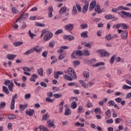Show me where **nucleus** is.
<instances>
[{
  "instance_id": "32",
  "label": "nucleus",
  "mask_w": 131,
  "mask_h": 131,
  "mask_svg": "<svg viewBox=\"0 0 131 131\" xmlns=\"http://www.w3.org/2000/svg\"><path fill=\"white\" fill-rule=\"evenodd\" d=\"M86 62L88 64H92V63H95V62H97V60L96 59H93L91 60H86Z\"/></svg>"
},
{
  "instance_id": "13",
  "label": "nucleus",
  "mask_w": 131,
  "mask_h": 131,
  "mask_svg": "<svg viewBox=\"0 0 131 131\" xmlns=\"http://www.w3.org/2000/svg\"><path fill=\"white\" fill-rule=\"evenodd\" d=\"M47 123L48 127H54V128H55V127L56 126L55 125V123H54V122L51 121V120H48L47 121Z\"/></svg>"
},
{
  "instance_id": "33",
  "label": "nucleus",
  "mask_w": 131,
  "mask_h": 131,
  "mask_svg": "<svg viewBox=\"0 0 131 131\" xmlns=\"http://www.w3.org/2000/svg\"><path fill=\"white\" fill-rule=\"evenodd\" d=\"M115 59H116V54H114L112 56L110 60L111 64H113V63H114V61H115Z\"/></svg>"
},
{
  "instance_id": "24",
  "label": "nucleus",
  "mask_w": 131,
  "mask_h": 131,
  "mask_svg": "<svg viewBox=\"0 0 131 131\" xmlns=\"http://www.w3.org/2000/svg\"><path fill=\"white\" fill-rule=\"evenodd\" d=\"M66 10H67L66 7H61L59 11V13L60 14V15H62V14H64V13L66 12Z\"/></svg>"
},
{
  "instance_id": "30",
  "label": "nucleus",
  "mask_w": 131,
  "mask_h": 131,
  "mask_svg": "<svg viewBox=\"0 0 131 131\" xmlns=\"http://www.w3.org/2000/svg\"><path fill=\"white\" fill-rule=\"evenodd\" d=\"M8 86V89L10 91V92H13V88L14 86V83L10 82V84L7 85Z\"/></svg>"
},
{
  "instance_id": "45",
  "label": "nucleus",
  "mask_w": 131,
  "mask_h": 131,
  "mask_svg": "<svg viewBox=\"0 0 131 131\" xmlns=\"http://www.w3.org/2000/svg\"><path fill=\"white\" fill-rule=\"evenodd\" d=\"M77 13V10L76 9V7L75 6H73V11H72V15H75Z\"/></svg>"
},
{
  "instance_id": "12",
  "label": "nucleus",
  "mask_w": 131,
  "mask_h": 131,
  "mask_svg": "<svg viewBox=\"0 0 131 131\" xmlns=\"http://www.w3.org/2000/svg\"><path fill=\"white\" fill-rule=\"evenodd\" d=\"M62 74H64L63 72L57 71L56 73H54V78H55V79H58V78H59V75H62Z\"/></svg>"
},
{
  "instance_id": "50",
  "label": "nucleus",
  "mask_w": 131,
  "mask_h": 131,
  "mask_svg": "<svg viewBox=\"0 0 131 131\" xmlns=\"http://www.w3.org/2000/svg\"><path fill=\"white\" fill-rule=\"evenodd\" d=\"M6 107V102H1L0 104V109H4Z\"/></svg>"
},
{
  "instance_id": "2",
  "label": "nucleus",
  "mask_w": 131,
  "mask_h": 131,
  "mask_svg": "<svg viewBox=\"0 0 131 131\" xmlns=\"http://www.w3.org/2000/svg\"><path fill=\"white\" fill-rule=\"evenodd\" d=\"M96 52L98 54H100V57H101V58L103 57H109V56H110V53L103 49L97 50Z\"/></svg>"
},
{
  "instance_id": "46",
  "label": "nucleus",
  "mask_w": 131,
  "mask_h": 131,
  "mask_svg": "<svg viewBox=\"0 0 131 131\" xmlns=\"http://www.w3.org/2000/svg\"><path fill=\"white\" fill-rule=\"evenodd\" d=\"M94 112L96 114H98V112L99 114H101V108H95L94 110Z\"/></svg>"
},
{
  "instance_id": "35",
  "label": "nucleus",
  "mask_w": 131,
  "mask_h": 131,
  "mask_svg": "<svg viewBox=\"0 0 131 131\" xmlns=\"http://www.w3.org/2000/svg\"><path fill=\"white\" fill-rule=\"evenodd\" d=\"M81 36L84 38H88V32H84L81 33Z\"/></svg>"
},
{
  "instance_id": "18",
  "label": "nucleus",
  "mask_w": 131,
  "mask_h": 131,
  "mask_svg": "<svg viewBox=\"0 0 131 131\" xmlns=\"http://www.w3.org/2000/svg\"><path fill=\"white\" fill-rule=\"evenodd\" d=\"M79 82L80 83V84H81L83 88H84V89H88V88H89V85H88L86 83H85V82L83 81L82 80H79Z\"/></svg>"
},
{
  "instance_id": "39",
  "label": "nucleus",
  "mask_w": 131,
  "mask_h": 131,
  "mask_svg": "<svg viewBox=\"0 0 131 131\" xmlns=\"http://www.w3.org/2000/svg\"><path fill=\"white\" fill-rule=\"evenodd\" d=\"M33 53V49H31L29 50H28L27 52H26L24 54L26 56H27V55H30V54H32Z\"/></svg>"
},
{
  "instance_id": "47",
  "label": "nucleus",
  "mask_w": 131,
  "mask_h": 131,
  "mask_svg": "<svg viewBox=\"0 0 131 131\" xmlns=\"http://www.w3.org/2000/svg\"><path fill=\"white\" fill-rule=\"evenodd\" d=\"M80 64V61L78 60H74V66L76 67V66H78V65Z\"/></svg>"
},
{
  "instance_id": "55",
  "label": "nucleus",
  "mask_w": 131,
  "mask_h": 131,
  "mask_svg": "<svg viewBox=\"0 0 131 131\" xmlns=\"http://www.w3.org/2000/svg\"><path fill=\"white\" fill-rule=\"evenodd\" d=\"M81 29H85L86 28H88V25L86 24L81 25Z\"/></svg>"
},
{
  "instance_id": "44",
  "label": "nucleus",
  "mask_w": 131,
  "mask_h": 131,
  "mask_svg": "<svg viewBox=\"0 0 131 131\" xmlns=\"http://www.w3.org/2000/svg\"><path fill=\"white\" fill-rule=\"evenodd\" d=\"M62 94L58 93V94H55L53 95V96L54 98H56V99H59V98H61L62 97Z\"/></svg>"
},
{
  "instance_id": "21",
  "label": "nucleus",
  "mask_w": 131,
  "mask_h": 131,
  "mask_svg": "<svg viewBox=\"0 0 131 131\" xmlns=\"http://www.w3.org/2000/svg\"><path fill=\"white\" fill-rule=\"evenodd\" d=\"M74 52H75V54L77 55V56H83V52L81 50H77Z\"/></svg>"
},
{
  "instance_id": "4",
  "label": "nucleus",
  "mask_w": 131,
  "mask_h": 131,
  "mask_svg": "<svg viewBox=\"0 0 131 131\" xmlns=\"http://www.w3.org/2000/svg\"><path fill=\"white\" fill-rule=\"evenodd\" d=\"M64 29L67 30V31H72L73 30L74 26L72 24H69L64 26Z\"/></svg>"
},
{
  "instance_id": "20",
  "label": "nucleus",
  "mask_w": 131,
  "mask_h": 131,
  "mask_svg": "<svg viewBox=\"0 0 131 131\" xmlns=\"http://www.w3.org/2000/svg\"><path fill=\"white\" fill-rule=\"evenodd\" d=\"M121 13L123 15H124V16H125L126 17H127L128 18H130V19H131V13H130L126 12L125 11H121Z\"/></svg>"
},
{
  "instance_id": "27",
  "label": "nucleus",
  "mask_w": 131,
  "mask_h": 131,
  "mask_svg": "<svg viewBox=\"0 0 131 131\" xmlns=\"http://www.w3.org/2000/svg\"><path fill=\"white\" fill-rule=\"evenodd\" d=\"M71 107L73 109H76V107H77V103H76V102L73 101L71 104Z\"/></svg>"
},
{
  "instance_id": "28",
  "label": "nucleus",
  "mask_w": 131,
  "mask_h": 131,
  "mask_svg": "<svg viewBox=\"0 0 131 131\" xmlns=\"http://www.w3.org/2000/svg\"><path fill=\"white\" fill-rule=\"evenodd\" d=\"M102 65L103 66H104V65H105V62H98L95 64L93 65L92 67H98L99 66H102Z\"/></svg>"
},
{
  "instance_id": "56",
  "label": "nucleus",
  "mask_w": 131,
  "mask_h": 131,
  "mask_svg": "<svg viewBox=\"0 0 131 131\" xmlns=\"http://www.w3.org/2000/svg\"><path fill=\"white\" fill-rule=\"evenodd\" d=\"M31 97V95H30V94H27L25 95V99L26 100H28L30 99Z\"/></svg>"
},
{
  "instance_id": "36",
  "label": "nucleus",
  "mask_w": 131,
  "mask_h": 131,
  "mask_svg": "<svg viewBox=\"0 0 131 131\" xmlns=\"http://www.w3.org/2000/svg\"><path fill=\"white\" fill-rule=\"evenodd\" d=\"M64 105V103L63 102H61L59 106V112L62 113V112H63V106Z\"/></svg>"
},
{
  "instance_id": "8",
  "label": "nucleus",
  "mask_w": 131,
  "mask_h": 131,
  "mask_svg": "<svg viewBox=\"0 0 131 131\" xmlns=\"http://www.w3.org/2000/svg\"><path fill=\"white\" fill-rule=\"evenodd\" d=\"M65 106L66 107L64 112V115L68 116V115H70L71 114V110H70V108L67 106V104L65 105Z\"/></svg>"
},
{
  "instance_id": "26",
  "label": "nucleus",
  "mask_w": 131,
  "mask_h": 131,
  "mask_svg": "<svg viewBox=\"0 0 131 131\" xmlns=\"http://www.w3.org/2000/svg\"><path fill=\"white\" fill-rule=\"evenodd\" d=\"M121 37L122 39H126L127 37V31H126L123 32L121 34Z\"/></svg>"
},
{
  "instance_id": "60",
  "label": "nucleus",
  "mask_w": 131,
  "mask_h": 131,
  "mask_svg": "<svg viewBox=\"0 0 131 131\" xmlns=\"http://www.w3.org/2000/svg\"><path fill=\"white\" fill-rule=\"evenodd\" d=\"M42 57H44V58H46L48 56V51H45L42 53Z\"/></svg>"
},
{
  "instance_id": "6",
  "label": "nucleus",
  "mask_w": 131,
  "mask_h": 131,
  "mask_svg": "<svg viewBox=\"0 0 131 131\" xmlns=\"http://www.w3.org/2000/svg\"><path fill=\"white\" fill-rule=\"evenodd\" d=\"M96 4H97V2H96V1H93L91 2L89 7L90 11H93L94 10L95 7H96Z\"/></svg>"
},
{
  "instance_id": "23",
  "label": "nucleus",
  "mask_w": 131,
  "mask_h": 131,
  "mask_svg": "<svg viewBox=\"0 0 131 131\" xmlns=\"http://www.w3.org/2000/svg\"><path fill=\"white\" fill-rule=\"evenodd\" d=\"M107 101H108V98H104V100H101L99 102V104L100 106H104V103H107Z\"/></svg>"
},
{
  "instance_id": "1",
  "label": "nucleus",
  "mask_w": 131,
  "mask_h": 131,
  "mask_svg": "<svg viewBox=\"0 0 131 131\" xmlns=\"http://www.w3.org/2000/svg\"><path fill=\"white\" fill-rule=\"evenodd\" d=\"M68 72L69 75L71 76V77H73L74 79H76L77 78L76 73H75V71H74V69H73V68H69L68 69Z\"/></svg>"
},
{
  "instance_id": "34",
  "label": "nucleus",
  "mask_w": 131,
  "mask_h": 131,
  "mask_svg": "<svg viewBox=\"0 0 131 131\" xmlns=\"http://www.w3.org/2000/svg\"><path fill=\"white\" fill-rule=\"evenodd\" d=\"M83 76L85 78H89L90 77V72L87 71H84L83 72Z\"/></svg>"
},
{
  "instance_id": "11",
  "label": "nucleus",
  "mask_w": 131,
  "mask_h": 131,
  "mask_svg": "<svg viewBox=\"0 0 131 131\" xmlns=\"http://www.w3.org/2000/svg\"><path fill=\"white\" fill-rule=\"evenodd\" d=\"M33 51L36 53H40L42 51V48L38 46L33 48Z\"/></svg>"
},
{
  "instance_id": "31",
  "label": "nucleus",
  "mask_w": 131,
  "mask_h": 131,
  "mask_svg": "<svg viewBox=\"0 0 131 131\" xmlns=\"http://www.w3.org/2000/svg\"><path fill=\"white\" fill-rule=\"evenodd\" d=\"M26 113L27 115H29V116H32L33 115V110H30L29 111L27 110L26 111Z\"/></svg>"
},
{
  "instance_id": "16",
  "label": "nucleus",
  "mask_w": 131,
  "mask_h": 131,
  "mask_svg": "<svg viewBox=\"0 0 131 131\" xmlns=\"http://www.w3.org/2000/svg\"><path fill=\"white\" fill-rule=\"evenodd\" d=\"M64 39H68V40H73V39H74V36H72V35H66L64 37Z\"/></svg>"
},
{
  "instance_id": "15",
  "label": "nucleus",
  "mask_w": 131,
  "mask_h": 131,
  "mask_svg": "<svg viewBox=\"0 0 131 131\" xmlns=\"http://www.w3.org/2000/svg\"><path fill=\"white\" fill-rule=\"evenodd\" d=\"M16 57H17V55H13V54H8L6 56V58L7 59H8V60H14V59H15V58H16Z\"/></svg>"
},
{
  "instance_id": "62",
  "label": "nucleus",
  "mask_w": 131,
  "mask_h": 131,
  "mask_svg": "<svg viewBox=\"0 0 131 131\" xmlns=\"http://www.w3.org/2000/svg\"><path fill=\"white\" fill-rule=\"evenodd\" d=\"M122 27H123V29H127L128 28L127 25L125 24H122Z\"/></svg>"
},
{
  "instance_id": "7",
  "label": "nucleus",
  "mask_w": 131,
  "mask_h": 131,
  "mask_svg": "<svg viewBox=\"0 0 131 131\" xmlns=\"http://www.w3.org/2000/svg\"><path fill=\"white\" fill-rule=\"evenodd\" d=\"M53 37V34L52 33H49L47 35L44 36V40L48 41V40H50L51 38Z\"/></svg>"
},
{
  "instance_id": "19",
  "label": "nucleus",
  "mask_w": 131,
  "mask_h": 131,
  "mask_svg": "<svg viewBox=\"0 0 131 131\" xmlns=\"http://www.w3.org/2000/svg\"><path fill=\"white\" fill-rule=\"evenodd\" d=\"M28 16H29V13H23L19 17L20 19L24 20V19L28 18Z\"/></svg>"
},
{
  "instance_id": "5",
  "label": "nucleus",
  "mask_w": 131,
  "mask_h": 131,
  "mask_svg": "<svg viewBox=\"0 0 131 131\" xmlns=\"http://www.w3.org/2000/svg\"><path fill=\"white\" fill-rule=\"evenodd\" d=\"M90 5V4L88 1H86L85 3L84 6H83L82 10V13L83 14H85L88 12V10L89 9V6Z\"/></svg>"
},
{
  "instance_id": "53",
  "label": "nucleus",
  "mask_w": 131,
  "mask_h": 131,
  "mask_svg": "<svg viewBox=\"0 0 131 131\" xmlns=\"http://www.w3.org/2000/svg\"><path fill=\"white\" fill-rule=\"evenodd\" d=\"M63 32V30L62 29H59L56 32H55V34L56 35H58L60 34V33H62Z\"/></svg>"
},
{
  "instance_id": "14",
  "label": "nucleus",
  "mask_w": 131,
  "mask_h": 131,
  "mask_svg": "<svg viewBox=\"0 0 131 131\" xmlns=\"http://www.w3.org/2000/svg\"><path fill=\"white\" fill-rule=\"evenodd\" d=\"M67 49H69V47L67 46H61L60 49L57 51V53H59V54L63 53L64 52V50H67Z\"/></svg>"
},
{
  "instance_id": "42",
  "label": "nucleus",
  "mask_w": 131,
  "mask_h": 131,
  "mask_svg": "<svg viewBox=\"0 0 131 131\" xmlns=\"http://www.w3.org/2000/svg\"><path fill=\"white\" fill-rule=\"evenodd\" d=\"M95 12L98 13V14H100L99 12H100L101 11V8H100V6H97L95 8Z\"/></svg>"
},
{
  "instance_id": "54",
  "label": "nucleus",
  "mask_w": 131,
  "mask_h": 131,
  "mask_svg": "<svg viewBox=\"0 0 131 131\" xmlns=\"http://www.w3.org/2000/svg\"><path fill=\"white\" fill-rule=\"evenodd\" d=\"M68 85H69V86H73V85L77 86V83L74 82L69 83H68Z\"/></svg>"
},
{
  "instance_id": "17",
  "label": "nucleus",
  "mask_w": 131,
  "mask_h": 131,
  "mask_svg": "<svg viewBox=\"0 0 131 131\" xmlns=\"http://www.w3.org/2000/svg\"><path fill=\"white\" fill-rule=\"evenodd\" d=\"M64 79H66V80H68L69 81H72L74 78L71 77V76H69L68 75H64L63 76Z\"/></svg>"
},
{
  "instance_id": "64",
  "label": "nucleus",
  "mask_w": 131,
  "mask_h": 131,
  "mask_svg": "<svg viewBox=\"0 0 131 131\" xmlns=\"http://www.w3.org/2000/svg\"><path fill=\"white\" fill-rule=\"evenodd\" d=\"M106 123L108 124H110L111 123H113V119H108L106 120Z\"/></svg>"
},
{
  "instance_id": "37",
  "label": "nucleus",
  "mask_w": 131,
  "mask_h": 131,
  "mask_svg": "<svg viewBox=\"0 0 131 131\" xmlns=\"http://www.w3.org/2000/svg\"><path fill=\"white\" fill-rule=\"evenodd\" d=\"M19 108L21 111H23L24 110H25L26 108H27V104H25V105H19Z\"/></svg>"
},
{
  "instance_id": "63",
  "label": "nucleus",
  "mask_w": 131,
  "mask_h": 131,
  "mask_svg": "<svg viewBox=\"0 0 131 131\" xmlns=\"http://www.w3.org/2000/svg\"><path fill=\"white\" fill-rule=\"evenodd\" d=\"M84 56H90V52H89V51L88 50H85L84 52Z\"/></svg>"
},
{
  "instance_id": "57",
  "label": "nucleus",
  "mask_w": 131,
  "mask_h": 131,
  "mask_svg": "<svg viewBox=\"0 0 131 131\" xmlns=\"http://www.w3.org/2000/svg\"><path fill=\"white\" fill-rule=\"evenodd\" d=\"M11 82H13L12 81H11L10 80H7L6 81H5V82H4V84L5 85H9V84H11Z\"/></svg>"
},
{
  "instance_id": "48",
  "label": "nucleus",
  "mask_w": 131,
  "mask_h": 131,
  "mask_svg": "<svg viewBox=\"0 0 131 131\" xmlns=\"http://www.w3.org/2000/svg\"><path fill=\"white\" fill-rule=\"evenodd\" d=\"M105 39L108 41H110V39H112L111 34H108L106 37Z\"/></svg>"
},
{
  "instance_id": "51",
  "label": "nucleus",
  "mask_w": 131,
  "mask_h": 131,
  "mask_svg": "<svg viewBox=\"0 0 131 131\" xmlns=\"http://www.w3.org/2000/svg\"><path fill=\"white\" fill-rule=\"evenodd\" d=\"M122 89L123 90H130L131 86H127V85H123Z\"/></svg>"
},
{
  "instance_id": "59",
  "label": "nucleus",
  "mask_w": 131,
  "mask_h": 131,
  "mask_svg": "<svg viewBox=\"0 0 131 131\" xmlns=\"http://www.w3.org/2000/svg\"><path fill=\"white\" fill-rule=\"evenodd\" d=\"M42 129H43V126L40 125L39 127L36 128V131H41Z\"/></svg>"
},
{
  "instance_id": "9",
  "label": "nucleus",
  "mask_w": 131,
  "mask_h": 131,
  "mask_svg": "<svg viewBox=\"0 0 131 131\" xmlns=\"http://www.w3.org/2000/svg\"><path fill=\"white\" fill-rule=\"evenodd\" d=\"M49 14L48 16L49 18H52L53 17V12H54V8H53L52 6H50L49 7Z\"/></svg>"
},
{
  "instance_id": "22",
  "label": "nucleus",
  "mask_w": 131,
  "mask_h": 131,
  "mask_svg": "<svg viewBox=\"0 0 131 131\" xmlns=\"http://www.w3.org/2000/svg\"><path fill=\"white\" fill-rule=\"evenodd\" d=\"M3 91L5 94H6V95H9L10 94V92L9 91V89H8V88L6 86H3Z\"/></svg>"
},
{
  "instance_id": "40",
  "label": "nucleus",
  "mask_w": 131,
  "mask_h": 131,
  "mask_svg": "<svg viewBox=\"0 0 131 131\" xmlns=\"http://www.w3.org/2000/svg\"><path fill=\"white\" fill-rule=\"evenodd\" d=\"M14 47H19V46H21V45H23V42L22 41H18V42H15L13 43Z\"/></svg>"
},
{
  "instance_id": "29",
  "label": "nucleus",
  "mask_w": 131,
  "mask_h": 131,
  "mask_svg": "<svg viewBox=\"0 0 131 131\" xmlns=\"http://www.w3.org/2000/svg\"><path fill=\"white\" fill-rule=\"evenodd\" d=\"M38 74H39L40 76H43V69L42 68L39 69L38 70Z\"/></svg>"
},
{
  "instance_id": "38",
  "label": "nucleus",
  "mask_w": 131,
  "mask_h": 131,
  "mask_svg": "<svg viewBox=\"0 0 131 131\" xmlns=\"http://www.w3.org/2000/svg\"><path fill=\"white\" fill-rule=\"evenodd\" d=\"M104 18L107 19H113V18H114V15H112L111 14H107L105 16Z\"/></svg>"
},
{
  "instance_id": "52",
  "label": "nucleus",
  "mask_w": 131,
  "mask_h": 131,
  "mask_svg": "<svg viewBox=\"0 0 131 131\" xmlns=\"http://www.w3.org/2000/svg\"><path fill=\"white\" fill-rule=\"evenodd\" d=\"M53 72V69L49 68L47 71V74L48 76L51 75L52 74V73Z\"/></svg>"
},
{
  "instance_id": "43",
  "label": "nucleus",
  "mask_w": 131,
  "mask_h": 131,
  "mask_svg": "<svg viewBox=\"0 0 131 131\" xmlns=\"http://www.w3.org/2000/svg\"><path fill=\"white\" fill-rule=\"evenodd\" d=\"M35 26H38L39 27H45L46 26V25L43 23H37L35 24Z\"/></svg>"
},
{
  "instance_id": "10",
  "label": "nucleus",
  "mask_w": 131,
  "mask_h": 131,
  "mask_svg": "<svg viewBox=\"0 0 131 131\" xmlns=\"http://www.w3.org/2000/svg\"><path fill=\"white\" fill-rule=\"evenodd\" d=\"M105 119H109L111 117V111L110 109H108L105 113Z\"/></svg>"
},
{
  "instance_id": "58",
  "label": "nucleus",
  "mask_w": 131,
  "mask_h": 131,
  "mask_svg": "<svg viewBox=\"0 0 131 131\" xmlns=\"http://www.w3.org/2000/svg\"><path fill=\"white\" fill-rule=\"evenodd\" d=\"M76 7L78 11V12H81V7L80 5L76 4Z\"/></svg>"
},
{
  "instance_id": "49",
  "label": "nucleus",
  "mask_w": 131,
  "mask_h": 131,
  "mask_svg": "<svg viewBox=\"0 0 131 131\" xmlns=\"http://www.w3.org/2000/svg\"><path fill=\"white\" fill-rule=\"evenodd\" d=\"M12 12L13 14H16V13H18L19 11H18V9L15 7H13L12 9Z\"/></svg>"
},
{
  "instance_id": "41",
  "label": "nucleus",
  "mask_w": 131,
  "mask_h": 131,
  "mask_svg": "<svg viewBox=\"0 0 131 131\" xmlns=\"http://www.w3.org/2000/svg\"><path fill=\"white\" fill-rule=\"evenodd\" d=\"M48 118H50V115L46 114L43 116L42 119V120H47Z\"/></svg>"
},
{
  "instance_id": "3",
  "label": "nucleus",
  "mask_w": 131,
  "mask_h": 131,
  "mask_svg": "<svg viewBox=\"0 0 131 131\" xmlns=\"http://www.w3.org/2000/svg\"><path fill=\"white\" fill-rule=\"evenodd\" d=\"M18 99V95L15 94L14 96H12L11 100V102L10 104V108L11 110H14L15 109V99Z\"/></svg>"
},
{
  "instance_id": "61",
  "label": "nucleus",
  "mask_w": 131,
  "mask_h": 131,
  "mask_svg": "<svg viewBox=\"0 0 131 131\" xmlns=\"http://www.w3.org/2000/svg\"><path fill=\"white\" fill-rule=\"evenodd\" d=\"M52 90L54 92H58V91H60V89H59V88H58L57 87H55V86H53L52 88Z\"/></svg>"
},
{
  "instance_id": "25",
  "label": "nucleus",
  "mask_w": 131,
  "mask_h": 131,
  "mask_svg": "<svg viewBox=\"0 0 131 131\" xmlns=\"http://www.w3.org/2000/svg\"><path fill=\"white\" fill-rule=\"evenodd\" d=\"M8 119H9V120H12L13 119H16V115L11 114V115H8Z\"/></svg>"
}]
</instances>
